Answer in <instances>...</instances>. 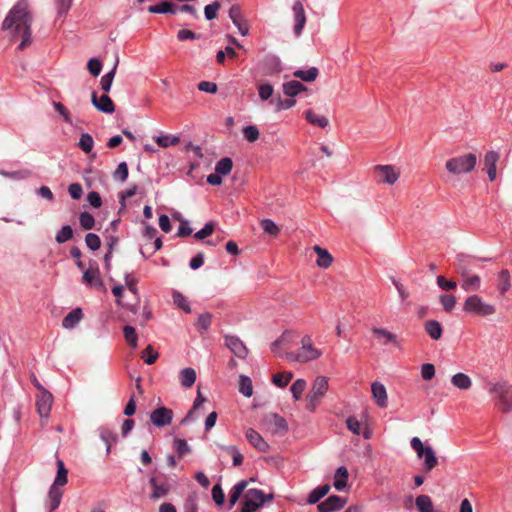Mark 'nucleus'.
I'll use <instances>...</instances> for the list:
<instances>
[{
	"label": "nucleus",
	"instance_id": "nucleus-37",
	"mask_svg": "<svg viewBox=\"0 0 512 512\" xmlns=\"http://www.w3.org/2000/svg\"><path fill=\"white\" fill-rule=\"evenodd\" d=\"M117 65H118V61L115 63L113 69L110 72L103 75L100 80L101 89L105 93H108L111 89L112 82H113V79H114V76L116 73Z\"/></svg>",
	"mask_w": 512,
	"mask_h": 512
},
{
	"label": "nucleus",
	"instance_id": "nucleus-38",
	"mask_svg": "<svg viewBox=\"0 0 512 512\" xmlns=\"http://www.w3.org/2000/svg\"><path fill=\"white\" fill-rule=\"evenodd\" d=\"M233 167V162L230 158L224 157L216 163L215 171L220 175H228Z\"/></svg>",
	"mask_w": 512,
	"mask_h": 512
},
{
	"label": "nucleus",
	"instance_id": "nucleus-23",
	"mask_svg": "<svg viewBox=\"0 0 512 512\" xmlns=\"http://www.w3.org/2000/svg\"><path fill=\"white\" fill-rule=\"evenodd\" d=\"M247 480H242L238 482L230 491L229 494V509H231L239 500V498L242 496L243 492L248 486Z\"/></svg>",
	"mask_w": 512,
	"mask_h": 512
},
{
	"label": "nucleus",
	"instance_id": "nucleus-10",
	"mask_svg": "<svg viewBox=\"0 0 512 512\" xmlns=\"http://www.w3.org/2000/svg\"><path fill=\"white\" fill-rule=\"evenodd\" d=\"M328 390V380L324 376H319L315 379L312 389L307 395L308 408L313 411L317 405L319 399Z\"/></svg>",
	"mask_w": 512,
	"mask_h": 512
},
{
	"label": "nucleus",
	"instance_id": "nucleus-20",
	"mask_svg": "<svg viewBox=\"0 0 512 512\" xmlns=\"http://www.w3.org/2000/svg\"><path fill=\"white\" fill-rule=\"evenodd\" d=\"M292 9L295 18L294 33L296 36H299L302 33V30L306 23L305 11L300 1H296Z\"/></svg>",
	"mask_w": 512,
	"mask_h": 512
},
{
	"label": "nucleus",
	"instance_id": "nucleus-56",
	"mask_svg": "<svg viewBox=\"0 0 512 512\" xmlns=\"http://www.w3.org/2000/svg\"><path fill=\"white\" fill-rule=\"evenodd\" d=\"M81 226L86 229H92L95 223L94 217L88 212H82L79 217Z\"/></svg>",
	"mask_w": 512,
	"mask_h": 512
},
{
	"label": "nucleus",
	"instance_id": "nucleus-16",
	"mask_svg": "<svg viewBox=\"0 0 512 512\" xmlns=\"http://www.w3.org/2000/svg\"><path fill=\"white\" fill-rule=\"evenodd\" d=\"M91 102L93 106L100 112L111 114L115 111V105L108 95L97 96L96 92L91 94Z\"/></svg>",
	"mask_w": 512,
	"mask_h": 512
},
{
	"label": "nucleus",
	"instance_id": "nucleus-62",
	"mask_svg": "<svg viewBox=\"0 0 512 512\" xmlns=\"http://www.w3.org/2000/svg\"><path fill=\"white\" fill-rule=\"evenodd\" d=\"M87 69L93 76H98L102 69V63L97 58H92L87 63Z\"/></svg>",
	"mask_w": 512,
	"mask_h": 512
},
{
	"label": "nucleus",
	"instance_id": "nucleus-59",
	"mask_svg": "<svg viewBox=\"0 0 512 512\" xmlns=\"http://www.w3.org/2000/svg\"><path fill=\"white\" fill-rule=\"evenodd\" d=\"M273 87L269 83L260 84L258 87L259 97L261 100H268L273 95Z\"/></svg>",
	"mask_w": 512,
	"mask_h": 512
},
{
	"label": "nucleus",
	"instance_id": "nucleus-34",
	"mask_svg": "<svg viewBox=\"0 0 512 512\" xmlns=\"http://www.w3.org/2000/svg\"><path fill=\"white\" fill-rule=\"evenodd\" d=\"M57 468H58L57 475H56V478L53 483V485H55V487L63 486L68 481V478H67L68 471L65 468L62 460L57 461Z\"/></svg>",
	"mask_w": 512,
	"mask_h": 512
},
{
	"label": "nucleus",
	"instance_id": "nucleus-49",
	"mask_svg": "<svg viewBox=\"0 0 512 512\" xmlns=\"http://www.w3.org/2000/svg\"><path fill=\"white\" fill-rule=\"evenodd\" d=\"M263 231L271 236H276L279 233L278 226L271 219H264L260 222Z\"/></svg>",
	"mask_w": 512,
	"mask_h": 512
},
{
	"label": "nucleus",
	"instance_id": "nucleus-14",
	"mask_svg": "<svg viewBox=\"0 0 512 512\" xmlns=\"http://www.w3.org/2000/svg\"><path fill=\"white\" fill-rule=\"evenodd\" d=\"M173 411L166 407H159L152 411L150 420L156 427H164L171 423Z\"/></svg>",
	"mask_w": 512,
	"mask_h": 512
},
{
	"label": "nucleus",
	"instance_id": "nucleus-63",
	"mask_svg": "<svg viewBox=\"0 0 512 512\" xmlns=\"http://www.w3.org/2000/svg\"><path fill=\"white\" fill-rule=\"evenodd\" d=\"M85 242L87 246L93 251L97 250L101 244L100 238L94 233H88L85 237Z\"/></svg>",
	"mask_w": 512,
	"mask_h": 512
},
{
	"label": "nucleus",
	"instance_id": "nucleus-15",
	"mask_svg": "<svg viewBox=\"0 0 512 512\" xmlns=\"http://www.w3.org/2000/svg\"><path fill=\"white\" fill-rule=\"evenodd\" d=\"M225 346L240 359H245L248 355V348L236 336H225Z\"/></svg>",
	"mask_w": 512,
	"mask_h": 512
},
{
	"label": "nucleus",
	"instance_id": "nucleus-8",
	"mask_svg": "<svg viewBox=\"0 0 512 512\" xmlns=\"http://www.w3.org/2000/svg\"><path fill=\"white\" fill-rule=\"evenodd\" d=\"M53 404V395L48 390L37 392L36 394V407L37 412L41 418V425L44 426L47 423L51 407Z\"/></svg>",
	"mask_w": 512,
	"mask_h": 512
},
{
	"label": "nucleus",
	"instance_id": "nucleus-32",
	"mask_svg": "<svg viewBox=\"0 0 512 512\" xmlns=\"http://www.w3.org/2000/svg\"><path fill=\"white\" fill-rule=\"evenodd\" d=\"M329 491H330V485L329 484L318 486L317 488L312 490L311 493L309 494V497H308V500H307L308 503L309 504H315V503L319 502V500L321 498H323L325 495H327Z\"/></svg>",
	"mask_w": 512,
	"mask_h": 512
},
{
	"label": "nucleus",
	"instance_id": "nucleus-33",
	"mask_svg": "<svg viewBox=\"0 0 512 512\" xmlns=\"http://www.w3.org/2000/svg\"><path fill=\"white\" fill-rule=\"evenodd\" d=\"M319 74V71L316 67H312L306 71L304 70H296L294 73H293V76L296 77V78H299L303 81H306V82H311V81H314L317 76Z\"/></svg>",
	"mask_w": 512,
	"mask_h": 512
},
{
	"label": "nucleus",
	"instance_id": "nucleus-51",
	"mask_svg": "<svg viewBox=\"0 0 512 512\" xmlns=\"http://www.w3.org/2000/svg\"><path fill=\"white\" fill-rule=\"evenodd\" d=\"M159 357L158 352H155L151 345H148L143 351H142V358L144 359L145 363L148 365H151L157 361Z\"/></svg>",
	"mask_w": 512,
	"mask_h": 512
},
{
	"label": "nucleus",
	"instance_id": "nucleus-48",
	"mask_svg": "<svg viewBox=\"0 0 512 512\" xmlns=\"http://www.w3.org/2000/svg\"><path fill=\"white\" fill-rule=\"evenodd\" d=\"M242 132L245 139L251 143L257 141L260 135L258 128L254 125L244 127Z\"/></svg>",
	"mask_w": 512,
	"mask_h": 512
},
{
	"label": "nucleus",
	"instance_id": "nucleus-39",
	"mask_svg": "<svg viewBox=\"0 0 512 512\" xmlns=\"http://www.w3.org/2000/svg\"><path fill=\"white\" fill-rule=\"evenodd\" d=\"M148 11L150 13H176L177 9L171 2H162L159 5L150 6Z\"/></svg>",
	"mask_w": 512,
	"mask_h": 512
},
{
	"label": "nucleus",
	"instance_id": "nucleus-52",
	"mask_svg": "<svg viewBox=\"0 0 512 512\" xmlns=\"http://www.w3.org/2000/svg\"><path fill=\"white\" fill-rule=\"evenodd\" d=\"M499 160V154L495 151H488L484 158L486 169H496V164Z\"/></svg>",
	"mask_w": 512,
	"mask_h": 512
},
{
	"label": "nucleus",
	"instance_id": "nucleus-58",
	"mask_svg": "<svg viewBox=\"0 0 512 512\" xmlns=\"http://www.w3.org/2000/svg\"><path fill=\"white\" fill-rule=\"evenodd\" d=\"M114 179L124 182L128 177V166L126 162H121L114 172Z\"/></svg>",
	"mask_w": 512,
	"mask_h": 512
},
{
	"label": "nucleus",
	"instance_id": "nucleus-27",
	"mask_svg": "<svg viewBox=\"0 0 512 512\" xmlns=\"http://www.w3.org/2000/svg\"><path fill=\"white\" fill-rule=\"evenodd\" d=\"M422 458H424V472L428 473L432 469H434L438 465V459L435 455V452L432 447L427 446L425 453H423Z\"/></svg>",
	"mask_w": 512,
	"mask_h": 512
},
{
	"label": "nucleus",
	"instance_id": "nucleus-6",
	"mask_svg": "<svg viewBox=\"0 0 512 512\" xmlns=\"http://www.w3.org/2000/svg\"><path fill=\"white\" fill-rule=\"evenodd\" d=\"M272 499V496H266L261 490L250 489L244 496L241 512H255L267 500Z\"/></svg>",
	"mask_w": 512,
	"mask_h": 512
},
{
	"label": "nucleus",
	"instance_id": "nucleus-43",
	"mask_svg": "<svg viewBox=\"0 0 512 512\" xmlns=\"http://www.w3.org/2000/svg\"><path fill=\"white\" fill-rule=\"evenodd\" d=\"M461 287L465 290V291H476L479 289L480 287V277L477 276V275H473V276H470V277H467Z\"/></svg>",
	"mask_w": 512,
	"mask_h": 512
},
{
	"label": "nucleus",
	"instance_id": "nucleus-42",
	"mask_svg": "<svg viewBox=\"0 0 512 512\" xmlns=\"http://www.w3.org/2000/svg\"><path fill=\"white\" fill-rule=\"evenodd\" d=\"M174 304L184 310L186 313H191V308L187 302V299L183 294L178 291H174L172 294Z\"/></svg>",
	"mask_w": 512,
	"mask_h": 512
},
{
	"label": "nucleus",
	"instance_id": "nucleus-29",
	"mask_svg": "<svg viewBox=\"0 0 512 512\" xmlns=\"http://www.w3.org/2000/svg\"><path fill=\"white\" fill-rule=\"evenodd\" d=\"M426 333L433 339L439 340L442 336V326L436 320H429L425 323Z\"/></svg>",
	"mask_w": 512,
	"mask_h": 512
},
{
	"label": "nucleus",
	"instance_id": "nucleus-28",
	"mask_svg": "<svg viewBox=\"0 0 512 512\" xmlns=\"http://www.w3.org/2000/svg\"><path fill=\"white\" fill-rule=\"evenodd\" d=\"M306 87L299 81L292 80L283 84V92L288 97H294L300 92L305 91Z\"/></svg>",
	"mask_w": 512,
	"mask_h": 512
},
{
	"label": "nucleus",
	"instance_id": "nucleus-30",
	"mask_svg": "<svg viewBox=\"0 0 512 512\" xmlns=\"http://www.w3.org/2000/svg\"><path fill=\"white\" fill-rule=\"evenodd\" d=\"M451 383L461 390H467L472 386L470 377L464 373H457L453 375L451 378Z\"/></svg>",
	"mask_w": 512,
	"mask_h": 512
},
{
	"label": "nucleus",
	"instance_id": "nucleus-64",
	"mask_svg": "<svg viewBox=\"0 0 512 512\" xmlns=\"http://www.w3.org/2000/svg\"><path fill=\"white\" fill-rule=\"evenodd\" d=\"M346 425H347V428L354 434H356V435L361 434V423L355 417H353V416L348 417L346 420Z\"/></svg>",
	"mask_w": 512,
	"mask_h": 512
},
{
	"label": "nucleus",
	"instance_id": "nucleus-31",
	"mask_svg": "<svg viewBox=\"0 0 512 512\" xmlns=\"http://www.w3.org/2000/svg\"><path fill=\"white\" fill-rule=\"evenodd\" d=\"M305 118L310 124L321 128H326L329 124V121L326 117L318 115L312 110H307L305 112Z\"/></svg>",
	"mask_w": 512,
	"mask_h": 512
},
{
	"label": "nucleus",
	"instance_id": "nucleus-35",
	"mask_svg": "<svg viewBox=\"0 0 512 512\" xmlns=\"http://www.w3.org/2000/svg\"><path fill=\"white\" fill-rule=\"evenodd\" d=\"M239 392L245 397H251L253 394L252 380L245 375L239 377Z\"/></svg>",
	"mask_w": 512,
	"mask_h": 512
},
{
	"label": "nucleus",
	"instance_id": "nucleus-9",
	"mask_svg": "<svg viewBox=\"0 0 512 512\" xmlns=\"http://www.w3.org/2000/svg\"><path fill=\"white\" fill-rule=\"evenodd\" d=\"M261 423L263 427L272 434H284L288 430L286 420L276 413L266 414L262 418Z\"/></svg>",
	"mask_w": 512,
	"mask_h": 512
},
{
	"label": "nucleus",
	"instance_id": "nucleus-13",
	"mask_svg": "<svg viewBox=\"0 0 512 512\" xmlns=\"http://www.w3.org/2000/svg\"><path fill=\"white\" fill-rule=\"evenodd\" d=\"M229 17L233 24L238 28L239 33L242 36H246L249 33V25L242 14V10L238 4H234L229 9Z\"/></svg>",
	"mask_w": 512,
	"mask_h": 512
},
{
	"label": "nucleus",
	"instance_id": "nucleus-61",
	"mask_svg": "<svg viewBox=\"0 0 512 512\" xmlns=\"http://www.w3.org/2000/svg\"><path fill=\"white\" fill-rule=\"evenodd\" d=\"M179 138L176 136H160L156 138V142L159 146L166 148L170 145H177L179 143Z\"/></svg>",
	"mask_w": 512,
	"mask_h": 512
},
{
	"label": "nucleus",
	"instance_id": "nucleus-54",
	"mask_svg": "<svg viewBox=\"0 0 512 512\" xmlns=\"http://www.w3.org/2000/svg\"><path fill=\"white\" fill-rule=\"evenodd\" d=\"M73 0H56V10L58 17H63L71 8Z\"/></svg>",
	"mask_w": 512,
	"mask_h": 512
},
{
	"label": "nucleus",
	"instance_id": "nucleus-4",
	"mask_svg": "<svg viewBox=\"0 0 512 512\" xmlns=\"http://www.w3.org/2000/svg\"><path fill=\"white\" fill-rule=\"evenodd\" d=\"M77 266L83 270V283L92 288L102 289L103 282L100 276L99 265L95 260L89 258L88 262L84 263L78 258Z\"/></svg>",
	"mask_w": 512,
	"mask_h": 512
},
{
	"label": "nucleus",
	"instance_id": "nucleus-24",
	"mask_svg": "<svg viewBox=\"0 0 512 512\" xmlns=\"http://www.w3.org/2000/svg\"><path fill=\"white\" fill-rule=\"evenodd\" d=\"M179 380L184 388H190L196 381V371L193 368H184L179 372Z\"/></svg>",
	"mask_w": 512,
	"mask_h": 512
},
{
	"label": "nucleus",
	"instance_id": "nucleus-22",
	"mask_svg": "<svg viewBox=\"0 0 512 512\" xmlns=\"http://www.w3.org/2000/svg\"><path fill=\"white\" fill-rule=\"evenodd\" d=\"M82 318V310L80 308L73 309L64 317L62 321V326L65 329H72L76 327V325L81 321Z\"/></svg>",
	"mask_w": 512,
	"mask_h": 512
},
{
	"label": "nucleus",
	"instance_id": "nucleus-21",
	"mask_svg": "<svg viewBox=\"0 0 512 512\" xmlns=\"http://www.w3.org/2000/svg\"><path fill=\"white\" fill-rule=\"evenodd\" d=\"M371 391L377 405L381 408L387 407V392L384 385L379 382H374L371 385Z\"/></svg>",
	"mask_w": 512,
	"mask_h": 512
},
{
	"label": "nucleus",
	"instance_id": "nucleus-47",
	"mask_svg": "<svg viewBox=\"0 0 512 512\" xmlns=\"http://www.w3.org/2000/svg\"><path fill=\"white\" fill-rule=\"evenodd\" d=\"M306 388V381L303 379H297L292 386L290 387V390L293 394V397L295 400H299Z\"/></svg>",
	"mask_w": 512,
	"mask_h": 512
},
{
	"label": "nucleus",
	"instance_id": "nucleus-57",
	"mask_svg": "<svg viewBox=\"0 0 512 512\" xmlns=\"http://www.w3.org/2000/svg\"><path fill=\"white\" fill-rule=\"evenodd\" d=\"M220 8V3L215 1L212 4L206 5L204 8L205 17L207 20H213L217 17V11Z\"/></svg>",
	"mask_w": 512,
	"mask_h": 512
},
{
	"label": "nucleus",
	"instance_id": "nucleus-17",
	"mask_svg": "<svg viewBox=\"0 0 512 512\" xmlns=\"http://www.w3.org/2000/svg\"><path fill=\"white\" fill-rule=\"evenodd\" d=\"M347 500L343 497L332 495L325 501L318 504L317 508L319 512H334L342 509L346 504Z\"/></svg>",
	"mask_w": 512,
	"mask_h": 512
},
{
	"label": "nucleus",
	"instance_id": "nucleus-3",
	"mask_svg": "<svg viewBox=\"0 0 512 512\" xmlns=\"http://www.w3.org/2000/svg\"><path fill=\"white\" fill-rule=\"evenodd\" d=\"M321 356V351L315 348L312 344L310 336L306 335L301 339V348L296 352H287L285 357L288 361H297L306 363L316 360Z\"/></svg>",
	"mask_w": 512,
	"mask_h": 512
},
{
	"label": "nucleus",
	"instance_id": "nucleus-45",
	"mask_svg": "<svg viewBox=\"0 0 512 512\" xmlns=\"http://www.w3.org/2000/svg\"><path fill=\"white\" fill-rule=\"evenodd\" d=\"M498 278H499L498 289L501 294H504L510 288V274H509L508 270H502L499 273Z\"/></svg>",
	"mask_w": 512,
	"mask_h": 512
},
{
	"label": "nucleus",
	"instance_id": "nucleus-53",
	"mask_svg": "<svg viewBox=\"0 0 512 512\" xmlns=\"http://www.w3.org/2000/svg\"><path fill=\"white\" fill-rule=\"evenodd\" d=\"M73 236V231L71 226L65 225L63 226L60 231L56 235V241L58 243H64Z\"/></svg>",
	"mask_w": 512,
	"mask_h": 512
},
{
	"label": "nucleus",
	"instance_id": "nucleus-25",
	"mask_svg": "<svg viewBox=\"0 0 512 512\" xmlns=\"http://www.w3.org/2000/svg\"><path fill=\"white\" fill-rule=\"evenodd\" d=\"M348 470L346 467H339L334 475V487L338 491H342L347 486Z\"/></svg>",
	"mask_w": 512,
	"mask_h": 512
},
{
	"label": "nucleus",
	"instance_id": "nucleus-60",
	"mask_svg": "<svg viewBox=\"0 0 512 512\" xmlns=\"http://www.w3.org/2000/svg\"><path fill=\"white\" fill-rule=\"evenodd\" d=\"M214 231V225L213 223L209 222V223H206L205 226L199 230L198 232H196L194 234V237L197 239V240H203L205 238H207L208 236H210Z\"/></svg>",
	"mask_w": 512,
	"mask_h": 512
},
{
	"label": "nucleus",
	"instance_id": "nucleus-36",
	"mask_svg": "<svg viewBox=\"0 0 512 512\" xmlns=\"http://www.w3.org/2000/svg\"><path fill=\"white\" fill-rule=\"evenodd\" d=\"M415 503L419 512H433V503L429 496L420 495L416 498Z\"/></svg>",
	"mask_w": 512,
	"mask_h": 512
},
{
	"label": "nucleus",
	"instance_id": "nucleus-11",
	"mask_svg": "<svg viewBox=\"0 0 512 512\" xmlns=\"http://www.w3.org/2000/svg\"><path fill=\"white\" fill-rule=\"evenodd\" d=\"M374 171L380 182L389 185L394 184L400 176V172L392 165H377Z\"/></svg>",
	"mask_w": 512,
	"mask_h": 512
},
{
	"label": "nucleus",
	"instance_id": "nucleus-55",
	"mask_svg": "<svg viewBox=\"0 0 512 512\" xmlns=\"http://www.w3.org/2000/svg\"><path fill=\"white\" fill-rule=\"evenodd\" d=\"M271 103H275L276 110L280 111L292 108L296 104V101L294 99L283 100L281 97H278L276 100L273 99Z\"/></svg>",
	"mask_w": 512,
	"mask_h": 512
},
{
	"label": "nucleus",
	"instance_id": "nucleus-26",
	"mask_svg": "<svg viewBox=\"0 0 512 512\" xmlns=\"http://www.w3.org/2000/svg\"><path fill=\"white\" fill-rule=\"evenodd\" d=\"M63 496V491L59 487H55V485H52L50 487L48 498H49V506L50 510L49 512L55 511L60 503Z\"/></svg>",
	"mask_w": 512,
	"mask_h": 512
},
{
	"label": "nucleus",
	"instance_id": "nucleus-2",
	"mask_svg": "<svg viewBox=\"0 0 512 512\" xmlns=\"http://www.w3.org/2000/svg\"><path fill=\"white\" fill-rule=\"evenodd\" d=\"M490 393L496 399L495 406L503 413L512 411V385L500 381L492 385Z\"/></svg>",
	"mask_w": 512,
	"mask_h": 512
},
{
	"label": "nucleus",
	"instance_id": "nucleus-18",
	"mask_svg": "<svg viewBox=\"0 0 512 512\" xmlns=\"http://www.w3.org/2000/svg\"><path fill=\"white\" fill-rule=\"evenodd\" d=\"M245 436L247 441L258 451L260 452H268L269 451V444L264 440V438L253 428H248L245 431Z\"/></svg>",
	"mask_w": 512,
	"mask_h": 512
},
{
	"label": "nucleus",
	"instance_id": "nucleus-7",
	"mask_svg": "<svg viewBox=\"0 0 512 512\" xmlns=\"http://www.w3.org/2000/svg\"><path fill=\"white\" fill-rule=\"evenodd\" d=\"M464 310L478 316H489L495 313L496 309L493 305L485 303L477 295L469 296L463 306Z\"/></svg>",
	"mask_w": 512,
	"mask_h": 512
},
{
	"label": "nucleus",
	"instance_id": "nucleus-40",
	"mask_svg": "<svg viewBox=\"0 0 512 512\" xmlns=\"http://www.w3.org/2000/svg\"><path fill=\"white\" fill-rule=\"evenodd\" d=\"M100 437L102 439V441L104 443H106V452L107 454L110 453L111 451V446L116 442L117 440V435L112 432L111 430L109 429H102L101 432H100Z\"/></svg>",
	"mask_w": 512,
	"mask_h": 512
},
{
	"label": "nucleus",
	"instance_id": "nucleus-5",
	"mask_svg": "<svg viewBox=\"0 0 512 512\" xmlns=\"http://www.w3.org/2000/svg\"><path fill=\"white\" fill-rule=\"evenodd\" d=\"M477 164V157L473 153L453 157L446 161L447 171L454 175L471 172Z\"/></svg>",
	"mask_w": 512,
	"mask_h": 512
},
{
	"label": "nucleus",
	"instance_id": "nucleus-12",
	"mask_svg": "<svg viewBox=\"0 0 512 512\" xmlns=\"http://www.w3.org/2000/svg\"><path fill=\"white\" fill-rule=\"evenodd\" d=\"M149 484L152 487L151 497L153 499L165 497L170 491V484L164 475L152 476L149 480Z\"/></svg>",
	"mask_w": 512,
	"mask_h": 512
},
{
	"label": "nucleus",
	"instance_id": "nucleus-19",
	"mask_svg": "<svg viewBox=\"0 0 512 512\" xmlns=\"http://www.w3.org/2000/svg\"><path fill=\"white\" fill-rule=\"evenodd\" d=\"M371 331L382 345L393 344L396 347L400 346L397 335L387 329L373 327Z\"/></svg>",
	"mask_w": 512,
	"mask_h": 512
},
{
	"label": "nucleus",
	"instance_id": "nucleus-46",
	"mask_svg": "<svg viewBox=\"0 0 512 512\" xmlns=\"http://www.w3.org/2000/svg\"><path fill=\"white\" fill-rule=\"evenodd\" d=\"M78 145L82 151L85 153H90L94 145L93 137L88 133H83Z\"/></svg>",
	"mask_w": 512,
	"mask_h": 512
},
{
	"label": "nucleus",
	"instance_id": "nucleus-41",
	"mask_svg": "<svg viewBox=\"0 0 512 512\" xmlns=\"http://www.w3.org/2000/svg\"><path fill=\"white\" fill-rule=\"evenodd\" d=\"M124 338L126 342L132 347L136 348L138 345V337L135 329L132 326L126 325L123 328Z\"/></svg>",
	"mask_w": 512,
	"mask_h": 512
},
{
	"label": "nucleus",
	"instance_id": "nucleus-50",
	"mask_svg": "<svg viewBox=\"0 0 512 512\" xmlns=\"http://www.w3.org/2000/svg\"><path fill=\"white\" fill-rule=\"evenodd\" d=\"M174 448L180 458L191 452V448L187 444L186 440L180 438H176L174 440Z\"/></svg>",
	"mask_w": 512,
	"mask_h": 512
},
{
	"label": "nucleus",
	"instance_id": "nucleus-44",
	"mask_svg": "<svg viewBox=\"0 0 512 512\" xmlns=\"http://www.w3.org/2000/svg\"><path fill=\"white\" fill-rule=\"evenodd\" d=\"M293 378V374L291 372L288 373H277L272 377V382L274 385L278 387H285Z\"/></svg>",
	"mask_w": 512,
	"mask_h": 512
},
{
	"label": "nucleus",
	"instance_id": "nucleus-1",
	"mask_svg": "<svg viewBox=\"0 0 512 512\" xmlns=\"http://www.w3.org/2000/svg\"><path fill=\"white\" fill-rule=\"evenodd\" d=\"M32 15L25 1H19L9 12L2 23L3 30L13 29V37L21 36L19 50L25 49L31 42Z\"/></svg>",
	"mask_w": 512,
	"mask_h": 512
}]
</instances>
